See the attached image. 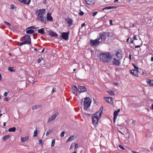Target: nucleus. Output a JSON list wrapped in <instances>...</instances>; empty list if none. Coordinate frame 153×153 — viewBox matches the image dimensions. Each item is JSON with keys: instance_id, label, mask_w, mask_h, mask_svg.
I'll list each match as a JSON object with an SVG mask.
<instances>
[{"instance_id": "f257e3e1", "label": "nucleus", "mask_w": 153, "mask_h": 153, "mask_svg": "<svg viewBox=\"0 0 153 153\" xmlns=\"http://www.w3.org/2000/svg\"><path fill=\"white\" fill-rule=\"evenodd\" d=\"M100 61L104 62L110 63L111 61L112 56L109 52L102 53L100 54Z\"/></svg>"}, {"instance_id": "ddd939ff", "label": "nucleus", "mask_w": 153, "mask_h": 153, "mask_svg": "<svg viewBox=\"0 0 153 153\" xmlns=\"http://www.w3.org/2000/svg\"><path fill=\"white\" fill-rule=\"evenodd\" d=\"M131 73L136 76H138V71L137 70L132 69L130 70Z\"/></svg>"}, {"instance_id": "e433bc0d", "label": "nucleus", "mask_w": 153, "mask_h": 153, "mask_svg": "<svg viewBox=\"0 0 153 153\" xmlns=\"http://www.w3.org/2000/svg\"><path fill=\"white\" fill-rule=\"evenodd\" d=\"M65 133V132L64 131L62 132L60 134V136L61 137H63L64 136V134Z\"/></svg>"}, {"instance_id": "6ab92c4d", "label": "nucleus", "mask_w": 153, "mask_h": 153, "mask_svg": "<svg viewBox=\"0 0 153 153\" xmlns=\"http://www.w3.org/2000/svg\"><path fill=\"white\" fill-rule=\"evenodd\" d=\"M66 21L68 24L69 26H70L73 25V20L71 18H68L66 19Z\"/></svg>"}, {"instance_id": "20e7f679", "label": "nucleus", "mask_w": 153, "mask_h": 153, "mask_svg": "<svg viewBox=\"0 0 153 153\" xmlns=\"http://www.w3.org/2000/svg\"><path fill=\"white\" fill-rule=\"evenodd\" d=\"M110 33L108 32H103L99 34V39H101L103 42H104L106 39L110 36Z\"/></svg>"}, {"instance_id": "39448f33", "label": "nucleus", "mask_w": 153, "mask_h": 153, "mask_svg": "<svg viewBox=\"0 0 153 153\" xmlns=\"http://www.w3.org/2000/svg\"><path fill=\"white\" fill-rule=\"evenodd\" d=\"M91 102V100L89 97H86L84 99L83 105L85 109H87L90 107Z\"/></svg>"}, {"instance_id": "c9c22d12", "label": "nucleus", "mask_w": 153, "mask_h": 153, "mask_svg": "<svg viewBox=\"0 0 153 153\" xmlns=\"http://www.w3.org/2000/svg\"><path fill=\"white\" fill-rule=\"evenodd\" d=\"M13 68L9 67L8 69V70L10 71V72L14 71V70L13 69Z\"/></svg>"}, {"instance_id": "1a4fd4ad", "label": "nucleus", "mask_w": 153, "mask_h": 153, "mask_svg": "<svg viewBox=\"0 0 153 153\" xmlns=\"http://www.w3.org/2000/svg\"><path fill=\"white\" fill-rule=\"evenodd\" d=\"M59 113H56L53 114V115L51 116L49 118L48 121V123H50L53 120H54L55 118L57 117L59 115Z\"/></svg>"}, {"instance_id": "4be33fe9", "label": "nucleus", "mask_w": 153, "mask_h": 153, "mask_svg": "<svg viewBox=\"0 0 153 153\" xmlns=\"http://www.w3.org/2000/svg\"><path fill=\"white\" fill-rule=\"evenodd\" d=\"M28 28H27L26 30V33L27 34H32L34 33V30L33 29H28Z\"/></svg>"}, {"instance_id": "13d9d810", "label": "nucleus", "mask_w": 153, "mask_h": 153, "mask_svg": "<svg viewBox=\"0 0 153 153\" xmlns=\"http://www.w3.org/2000/svg\"><path fill=\"white\" fill-rule=\"evenodd\" d=\"M135 120H133L132 121V124H134L135 123Z\"/></svg>"}, {"instance_id": "5701e85b", "label": "nucleus", "mask_w": 153, "mask_h": 153, "mask_svg": "<svg viewBox=\"0 0 153 153\" xmlns=\"http://www.w3.org/2000/svg\"><path fill=\"white\" fill-rule=\"evenodd\" d=\"M38 32L42 34H44L45 33L44 31V29L43 28H42L38 30Z\"/></svg>"}, {"instance_id": "423d86ee", "label": "nucleus", "mask_w": 153, "mask_h": 153, "mask_svg": "<svg viewBox=\"0 0 153 153\" xmlns=\"http://www.w3.org/2000/svg\"><path fill=\"white\" fill-rule=\"evenodd\" d=\"M23 40L25 44L30 45L31 43V39L30 36L27 35L23 37Z\"/></svg>"}, {"instance_id": "c85d7f7f", "label": "nucleus", "mask_w": 153, "mask_h": 153, "mask_svg": "<svg viewBox=\"0 0 153 153\" xmlns=\"http://www.w3.org/2000/svg\"><path fill=\"white\" fill-rule=\"evenodd\" d=\"M16 128L15 127H13L11 128H10L8 129L9 132H14L16 131Z\"/></svg>"}, {"instance_id": "4d7b16f0", "label": "nucleus", "mask_w": 153, "mask_h": 153, "mask_svg": "<svg viewBox=\"0 0 153 153\" xmlns=\"http://www.w3.org/2000/svg\"><path fill=\"white\" fill-rule=\"evenodd\" d=\"M140 47V45H137V46H136L135 47V48H138Z\"/></svg>"}, {"instance_id": "e2e57ef3", "label": "nucleus", "mask_w": 153, "mask_h": 153, "mask_svg": "<svg viewBox=\"0 0 153 153\" xmlns=\"http://www.w3.org/2000/svg\"><path fill=\"white\" fill-rule=\"evenodd\" d=\"M151 59L152 62L153 61V56H152L151 57Z\"/></svg>"}, {"instance_id": "aec40b11", "label": "nucleus", "mask_w": 153, "mask_h": 153, "mask_svg": "<svg viewBox=\"0 0 153 153\" xmlns=\"http://www.w3.org/2000/svg\"><path fill=\"white\" fill-rule=\"evenodd\" d=\"M29 137L28 136L25 137H21V140L22 143H24L27 141L29 140Z\"/></svg>"}, {"instance_id": "680f3d73", "label": "nucleus", "mask_w": 153, "mask_h": 153, "mask_svg": "<svg viewBox=\"0 0 153 153\" xmlns=\"http://www.w3.org/2000/svg\"><path fill=\"white\" fill-rule=\"evenodd\" d=\"M73 148V146L71 145L70 147V149H71Z\"/></svg>"}, {"instance_id": "7ed1b4c3", "label": "nucleus", "mask_w": 153, "mask_h": 153, "mask_svg": "<svg viewBox=\"0 0 153 153\" xmlns=\"http://www.w3.org/2000/svg\"><path fill=\"white\" fill-rule=\"evenodd\" d=\"M103 107H101L100 110L95 113L94 116L92 117V123L94 126H95L97 124L99 119L101 117V114L103 112Z\"/></svg>"}, {"instance_id": "f03ea898", "label": "nucleus", "mask_w": 153, "mask_h": 153, "mask_svg": "<svg viewBox=\"0 0 153 153\" xmlns=\"http://www.w3.org/2000/svg\"><path fill=\"white\" fill-rule=\"evenodd\" d=\"M45 9H39L36 12L37 14V19L41 22L46 24V20L45 16H44L45 15Z\"/></svg>"}, {"instance_id": "a19ab883", "label": "nucleus", "mask_w": 153, "mask_h": 153, "mask_svg": "<svg viewBox=\"0 0 153 153\" xmlns=\"http://www.w3.org/2000/svg\"><path fill=\"white\" fill-rule=\"evenodd\" d=\"M119 147L121 149L123 150H124L125 148L123 147V146L121 145H119Z\"/></svg>"}, {"instance_id": "473e14b6", "label": "nucleus", "mask_w": 153, "mask_h": 153, "mask_svg": "<svg viewBox=\"0 0 153 153\" xmlns=\"http://www.w3.org/2000/svg\"><path fill=\"white\" fill-rule=\"evenodd\" d=\"M53 132V130H49L48 131H47L46 133V135L47 136L48 135L51 133L52 132Z\"/></svg>"}, {"instance_id": "49530a36", "label": "nucleus", "mask_w": 153, "mask_h": 153, "mask_svg": "<svg viewBox=\"0 0 153 153\" xmlns=\"http://www.w3.org/2000/svg\"><path fill=\"white\" fill-rule=\"evenodd\" d=\"M55 90H56V88H54L52 89V92H54L55 91Z\"/></svg>"}, {"instance_id": "5fc2aeb1", "label": "nucleus", "mask_w": 153, "mask_h": 153, "mask_svg": "<svg viewBox=\"0 0 153 153\" xmlns=\"http://www.w3.org/2000/svg\"><path fill=\"white\" fill-rule=\"evenodd\" d=\"M85 23H83L81 25V27H83V26H85Z\"/></svg>"}, {"instance_id": "338daca9", "label": "nucleus", "mask_w": 153, "mask_h": 153, "mask_svg": "<svg viewBox=\"0 0 153 153\" xmlns=\"http://www.w3.org/2000/svg\"><path fill=\"white\" fill-rule=\"evenodd\" d=\"M45 50V49L44 48H43V50H42V51L41 52V53H42L44 52V51Z\"/></svg>"}, {"instance_id": "a211bd4d", "label": "nucleus", "mask_w": 153, "mask_h": 153, "mask_svg": "<svg viewBox=\"0 0 153 153\" xmlns=\"http://www.w3.org/2000/svg\"><path fill=\"white\" fill-rule=\"evenodd\" d=\"M21 3L23 4L29 5L31 2V0H18Z\"/></svg>"}, {"instance_id": "052dcab7", "label": "nucleus", "mask_w": 153, "mask_h": 153, "mask_svg": "<svg viewBox=\"0 0 153 153\" xmlns=\"http://www.w3.org/2000/svg\"><path fill=\"white\" fill-rule=\"evenodd\" d=\"M129 38H128L127 39V40H126V41L127 42H128L129 41Z\"/></svg>"}, {"instance_id": "a18cd8bd", "label": "nucleus", "mask_w": 153, "mask_h": 153, "mask_svg": "<svg viewBox=\"0 0 153 153\" xmlns=\"http://www.w3.org/2000/svg\"><path fill=\"white\" fill-rule=\"evenodd\" d=\"M42 140H39V143L40 144H43V143H42Z\"/></svg>"}, {"instance_id": "0eeeda50", "label": "nucleus", "mask_w": 153, "mask_h": 153, "mask_svg": "<svg viewBox=\"0 0 153 153\" xmlns=\"http://www.w3.org/2000/svg\"><path fill=\"white\" fill-rule=\"evenodd\" d=\"M121 58H114L112 60V63L114 65L119 66L121 64Z\"/></svg>"}, {"instance_id": "72a5a7b5", "label": "nucleus", "mask_w": 153, "mask_h": 153, "mask_svg": "<svg viewBox=\"0 0 153 153\" xmlns=\"http://www.w3.org/2000/svg\"><path fill=\"white\" fill-rule=\"evenodd\" d=\"M17 45L19 46H21L23 45H25V43H24V42L23 41L22 42H18L17 43Z\"/></svg>"}, {"instance_id": "58836bf2", "label": "nucleus", "mask_w": 153, "mask_h": 153, "mask_svg": "<svg viewBox=\"0 0 153 153\" xmlns=\"http://www.w3.org/2000/svg\"><path fill=\"white\" fill-rule=\"evenodd\" d=\"M43 60V58L42 57L39 58L37 60L38 63H40Z\"/></svg>"}, {"instance_id": "c03bdc74", "label": "nucleus", "mask_w": 153, "mask_h": 153, "mask_svg": "<svg viewBox=\"0 0 153 153\" xmlns=\"http://www.w3.org/2000/svg\"><path fill=\"white\" fill-rule=\"evenodd\" d=\"M97 13V12H93L92 13V15L93 16H95Z\"/></svg>"}, {"instance_id": "864d4df0", "label": "nucleus", "mask_w": 153, "mask_h": 153, "mask_svg": "<svg viewBox=\"0 0 153 153\" xmlns=\"http://www.w3.org/2000/svg\"><path fill=\"white\" fill-rule=\"evenodd\" d=\"M133 39L134 40H137V39L136 38V35L134 36L133 37Z\"/></svg>"}, {"instance_id": "ea45409f", "label": "nucleus", "mask_w": 153, "mask_h": 153, "mask_svg": "<svg viewBox=\"0 0 153 153\" xmlns=\"http://www.w3.org/2000/svg\"><path fill=\"white\" fill-rule=\"evenodd\" d=\"M4 22L5 24H6V25H7L8 26H10V23L8 22H7L6 21H4Z\"/></svg>"}, {"instance_id": "c756f323", "label": "nucleus", "mask_w": 153, "mask_h": 153, "mask_svg": "<svg viewBox=\"0 0 153 153\" xmlns=\"http://www.w3.org/2000/svg\"><path fill=\"white\" fill-rule=\"evenodd\" d=\"M74 139V136H72L71 137H69L67 140L66 142H69L70 141H71L73 140Z\"/></svg>"}, {"instance_id": "dca6fc26", "label": "nucleus", "mask_w": 153, "mask_h": 153, "mask_svg": "<svg viewBox=\"0 0 153 153\" xmlns=\"http://www.w3.org/2000/svg\"><path fill=\"white\" fill-rule=\"evenodd\" d=\"M46 19L48 21L52 22L53 20V18L51 16V13H47Z\"/></svg>"}, {"instance_id": "2eb2a0df", "label": "nucleus", "mask_w": 153, "mask_h": 153, "mask_svg": "<svg viewBox=\"0 0 153 153\" xmlns=\"http://www.w3.org/2000/svg\"><path fill=\"white\" fill-rule=\"evenodd\" d=\"M85 3L88 5H94L95 3V0H85Z\"/></svg>"}, {"instance_id": "6e6d98bb", "label": "nucleus", "mask_w": 153, "mask_h": 153, "mask_svg": "<svg viewBox=\"0 0 153 153\" xmlns=\"http://www.w3.org/2000/svg\"><path fill=\"white\" fill-rule=\"evenodd\" d=\"M13 6H14V5H13V4H11V7L13 9H14Z\"/></svg>"}, {"instance_id": "6e6552de", "label": "nucleus", "mask_w": 153, "mask_h": 153, "mask_svg": "<svg viewBox=\"0 0 153 153\" xmlns=\"http://www.w3.org/2000/svg\"><path fill=\"white\" fill-rule=\"evenodd\" d=\"M99 38L95 40H91L90 41V45L91 46H96L100 42Z\"/></svg>"}, {"instance_id": "9b49d317", "label": "nucleus", "mask_w": 153, "mask_h": 153, "mask_svg": "<svg viewBox=\"0 0 153 153\" xmlns=\"http://www.w3.org/2000/svg\"><path fill=\"white\" fill-rule=\"evenodd\" d=\"M78 90L79 92H83L86 91L87 89L85 86H79Z\"/></svg>"}, {"instance_id": "412c9836", "label": "nucleus", "mask_w": 153, "mask_h": 153, "mask_svg": "<svg viewBox=\"0 0 153 153\" xmlns=\"http://www.w3.org/2000/svg\"><path fill=\"white\" fill-rule=\"evenodd\" d=\"M117 7L115 6H108L104 8H103L102 9L103 10H109L111 9H115Z\"/></svg>"}, {"instance_id": "7c9ffc66", "label": "nucleus", "mask_w": 153, "mask_h": 153, "mask_svg": "<svg viewBox=\"0 0 153 153\" xmlns=\"http://www.w3.org/2000/svg\"><path fill=\"white\" fill-rule=\"evenodd\" d=\"M107 92L110 95H115L114 92L112 91H107Z\"/></svg>"}, {"instance_id": "f3484780", "label": "nucleus", "mask_w": 153, "mask_h": 153, "mask_svg": "<svg viewBox=\"0 0 153 153\" xmlns=\"http://www.w3.org/2000/svg\"><path fill=\"white\" fill-rule=\"evenodd\" d=\"M50 30V32L48 31V33L52 37H57L58 35L56 33L53 32L52 31H51L50 29H48Z\"/></svg>"}, {"instance_id": "bb28decb", "label": "nucleus", "mask_w": 153, "mask_h": 153, "mask_svg": "<svg viewBox=\"0 0 153 153\" xmlns=\"http://www.w3.org/2000/svg\"><path fill=\"white\" fill-rule=\"evenodd\" d=\"M116 56L117 57V58H121L122 56V54L119 52H117L116 53Z\"/></svg>"}, {"instance_id": "f8f14e48", "label": "nucleus", "mask_w": 153, "mask_h": 153, "mask_svg": "<svg viewBox=\"0 0 153 153\" xmlns=\"http://www.w3.org/2000/svg\"><path fill=\"white\" fill-rule=\"evenodd\" d=\"M105 100L109 104H112L113 99L112 97H104Z\"/></svg>"}, {"instance_id": "a878e982", "label": "nucleus", "mask_w": 153, "mask_h": 153, "mask_svg": "<svg viewBox=\"0 0 153 153\" xmlns=\"http://www.w3.org/2000/svg\"><path fill=\"white\" fill-rule=\"evenodd\" d=\"M41 107V105H35L33 106L32 109L34 110L36 109L40 108Z\"/></svg>"}, {"instance_id": "393cba45", "label": "nucleus", "mask_w": 153, "mask_h": 153, "mask_svg": "<svg viewBox=\"0 0 153 153\" xmlns=\"http://www.w3.org/2000/svg\"><path fill=\"white\" fill-rule=\"evenodd\" d=\"M73 91L74 93H76L78 90V88H77L76 86L74 85L72 87Z\"/></svg>"}, {"instance_id": "de8ad7c7", "label": "nucleus", "mask_w": 153, "mask_h": 153, "mask_svg": "<svg viewBox=\"0 0 153 153\" xmlns=\"http://www.w3.org/2000/svg\"><path fill=\"white\" fill-rule=\"evenodd\" d=\"M78 145L77 144H75V149H76L78 147Z\"/></svg>"}, {"instance_id": "69168bd1", "label": "nucleus", "mask_w": 153, "mask_h": 153, "mask_svg": "<svg viewBox=\"0 0 153 153\" xmlns=\"http://www.w3.org/2000/svg\"><path fill=\"white\" fill-rule=\"evenodd\" d=\"M132 153H138L137 152H135L134 151H132Z\"/></svg>"}, {"instance_id": "cd10ccee", "label": "nucleus", "mask_w": 153, "mask_h": 153, "mask_svg": "<svg viewBox=\"0 0 153 153\" xmlns=\"http://www.w3.org/2000/svg\"><path fill=\"white\" fill-rule=\"evenodd\" d=\"M10 137V135H7L4 136L3 138V140L4 141H5L6 140L8 139Z\"/></svg>"}, {"instance_id": "4c0bfd02", "label": "nucleus", "mask_w": 153, "mask_h": 153, "mask_svg": "<svg viewBox=\"0 0 153 153\" xmlns=\"http://www.w3.org/2000/svg\"><path fill=\"white\" fill-rule=\"evenodd\" d=\"M132 65L133 66L134 68L136 69V70H138V68L136 66V65H135V64L132 63Z\"/></svg>"}, {"instance_id": "b1692460", "label": "nucleus", "mask_w": 153, "mask_h": 153, "mask_svg": "<svg viewBox=\"0 0 153 153\" xmlns=\"http://www.w3.org/2000/svg\"><path fill=\"white\" fill-rule=\"evenodd\" d=\"M147 82L151 86H153V79H148L147 81Z\"/></svg>"}, {"instance_id": "2f4dec72", "label": "nucleus", "mask_w": 153, "mask_h": 153, "mask_svg": "<svg viewBox=\"0 0 153 153\" xmlns=\"http://www.w3.org/2000/svg\"><path fill=\"white\" fill-rule=\"evenodd\" d=\"M55 139L53 140L51 142V147H53L55 143Z\"/></svg>"}, {"instance_id": "9d476101", "label": "nucleus", "mask_w": 153, "mask_h": 153, "mask_svg": "<svg viewBox=\"0 0 153 153\" xmlns=\"http://www.w3.org/2000/svg\"><path fill=\"white\" fill-rule=\"evenodd\" d=\"M69 33L68 32H63L62 33L61 37L63 39L67 40L68 39Z\"/></svg>"}, {"instance_id": "603ef678", "label": "nucleus", "mask_w": 153, "mask_h": 153, "mask_svg": "<svg viewBox=\"0 0 153 153\" xmlns=\"http://www.w3.org/2000/svg\"><path fill=\"white\" fill-rule=\"evenodd\" d=\"M121 69V68H116V70L119 71Z\"/></svg>"}, {"instance_id": "774afa93", "label": "nucleus", "mask_w": 153, "mask_h": 153, "mask_svg": "<svg viewBox=\"0 0 153 153\" xmlns=\"http://www.w3.org/2000/svg\"><path fill=\"white\" fill-rule=\"evenodd\" d=\"M152 109L153 110V104H152Z\"/></svg>"}, {"instance_id": "37998d69", "label": "nucleus", "mask_w": 153, "mask_h": 153, "mask_svg": "<svg viewBox=\"0 0 153 153\" xmlns=\"http://www.w3.org/2000/svg\"><path fill=\"white\" fill-rule=\"evenodd\" d=\"M84 12L82 11H80V12L79 13V14L80 16H83L84 15Z\"/></svg>"}, {"instance_id": "0e129e2a", "label": "nucleus", "mask_w": 153, "mask_h": 153, "mask_svg": "<svg viewBox=\"0 0 153 153\" xmlns=\"http://www.w3.org/2000/svg\"><path fill=\"white\" fill-rule=\"evenodd\" d=\"M6 126V123L4 122L3 123V126Z\"/></svg>"}, {"instance_id": "f704fd0d", "label": "nucleus", "mask_w": 153, "mask_h": 153, "mask_svg": "<svg viewBox=\"0 0 153 153\" xmlns=\"http://www.w3.org/2000/svg\"><path fill=\"white\" fill-rule=\"evenodd\" d=\"M37 130H35L34 132L33 136L35 137L37 136Z\"/></svg>"}, {"instance_id": "3c124183", "label": "nucleus", "mask_w": 153, "mask_h": 153, "mask_svg": "<svg viewBox=\"0 0 153 153\" xmlns=\"http://www.w3.org/2000/svg\"><path fill=\"white\" fill-rule=\"evenodd\" d=\"M8 98L7 97H6L4 100V101H8Z\"/></svg>"}, {"instance_id": "79ce46f5", "label": "nucleus", "mask_w": 153, "mask_h": 153, "mask_svg": "<svg viewBox=\"0 0 153 153\" xmlns=\"http://www.w3.org/2000/svg\"><path fill=\"white\" fill-rule=\"evenodd\" d=\"M8 93H9V92H5L4 94V96H7V95H8Z\"/></svg>"}, {"instance_id": "4468645a", "label": "nucleus", "mask_w": 153, "mask_h": 153, "mask_svg": "<svg viewBox=\"0 0 153 153\" xmlns=\"http://www.w3.org/2000/svg\"><path fill=\"white\" fill-rule=\"evenodd\" d=\"M120 111V109H118L117 110L115 111L114 114V120L115 122L116 119H117L119 112Z\"/></svg>"}, {"instance_id": "bf43d9fd", "label": "nucleus", "mask_w": 153, "mask_h": 153, "mask_svg": "<svg viewBox=\"0 0 153 153\" xmlns=\"http://www.w3.org/2000/svg\"><path fill=\"white\" fill-rule=\"evenodd\" d=\"M33 28V29H35V28L34 27H33V26H31V27H28V28Z\"/></svg>"}, {"instance_id": "09e8293b", "label": "nucleus", "mask_w": 153, "mask_h": 153, "mask_svg": "<svg viewBox=\"0 0 153 153\" xmlns=\"http://www.w3.org/2000/svg\"><path fill=\"white\" fill-rule=\"evenodd\" d=\"M109 23L111 25H113V24H112V20H109Z\"/></svg>"}, {"instance_id": "8fccbe9b", "label": "nucleus", "mask_w": 153, "mask_h": 153, "mask_svg": "<svg viewBox=\"0 0 153 153\" xmlns=\"http://www.w3.org/2000/svg\"><path fill=\"white\" fill-rule=\"evenodd\" d=\"M129 59L130 60H131L132 59L131 55V54L129 55Z\"/></svg>"}]
</instances>
